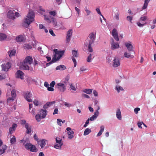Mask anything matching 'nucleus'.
<instances>
[{"mask_svg":"<svg viewBox=\"0 0 156 156\" xmlns=\"http://www.w3.org/2000/svg\"><path fill=\"white\" fill-rule=\"evenodd\" d=\"M39 28L40 29H45L44 26L42 24H39Z\"/></svg>","mask_w":156,"mask_h":156,"instance_id":"774afa93","label":"nucleus"},{"mask_svg":"<svg viewBox=\"0 0 156 156\" xmlns=\"http://www.w3.org/2000/svg\"><path fill=\"white\" fill-rule=\"evenodd\" d=\"M33 62V59L31 56H27L22 63L20 68L26 70H29V66Z\"/></svg>","mask_w":156,"mask_h":156,"instance_id":"7ed1b4c3","label":"nucleus"},{"mask_svg":"<svg viewBox=\"0 0 156 156\" xmlns=\"http://www.w3.org/2000/svg\"><path fill=\"white\" fill-rule=\"evenodd\" d=\"M112 65L114 68H116L120 66V62L119 57L117 56L114 57L112 62Z\"/></svg>","mask_w":156,"mask_h":156,"instance_id":"39448f33","label":"nucleus"},{"mask_svg":"<svg viewBox=\"0 0 156 156\" xmlns=\"http://www.w3.org/2000/svg\"><path fill=\"white\" fill-rule=\"evenodd\" d=\"M149 2L144 0V5L142 7V9H146L147 6Z\"/></svg>","mask_w":156,"mask_h":156,"instance_id":"4c0bfd02","label":"nucleus"},{"mask_svg":"<svg viewBox=\"0 0 156 156\" xmlns=\"http://www.w3.org/2000/svg\"><path fill=\"white\" fill-rule=\"evenodd\" d=\"M55 84V81H52L50 83V86L51 87H53Z\"/></svg>","mask_w":156,"mask_h":156,"instance_id":"4d7b16f0","label":"nucleus"},{"mask_svg":"<svg viewBox=\"0 0 156 156\" xmlns=\"http://www.w3.org/2000/svg\"><path fill=\"white\" fill-rule=\"evenodd\" d=\"M56 143H58L59 144L63 145V143L62 142V139L59 137H56L55 139Z\"/></svg>","mask_w":156,"mask_h":156,"instance_id":"2f4dec72","label":"nucleus"},{"mask_svg":"<svg viewBox=\"0 0 156 156\" xmlns=\"http://www.w3.org/2000/svg\"><path fill=\"white\" fill-rule=\"evenodd\" d=\"M72 29L69 30L67 33V36L66 37V43H69L71 40L72 34Z\"/></svg>","mask_w":156,"mask_h":156,"instance_id":"9b49d317","label":"nucleus"},{"mask_svg":"<svg viewBox=\"0 0 156 156\" xmlns=\"http://www.w3.org/2000/svg\"><path fill=\"white\" fill-rule=\"evenodd\" d=\"M140 20L141 21H145L147 19V17L145 16H144L143 17H141L140 18Z\"/></svg>","mask_w":156,"mask_h":156,"instance_id":"0e129e2a","label":"nucleus"},{"mask_svg":"<svg viewBox=\"0 0 156 156\" xmlns=\"http://www.w3.org/2000/svg\"><path fill=\"white\" fill-rule=\"evenodd\" d=\"M58 108H55L54 111V112L53 113V115H54L56 114H58Z\"/></svg>","mask_w":156,"mask_h":156,"instance_id":"bf43d9fd","label":"nucleus"},{"mask_svg":"<svg viewBox=\"0 0 156 156\" xmlns=\"http://www.w3.org/2000/svg\"><path fill=\"white\" fill-rule=\"evenodd\" d=\"M17 127V125L16 123H13L12 127H11L9 129V133L10 134H12L16 128Z\"/></svg>","mask_w":156,"mask_h":156,"instance_id":"6ab92c4d","label":"nucleus"},{"mask_svg":"<svg viewBox=\"0 0 156 156\" xmlns=\"http://www.w3.org/2000/svg\"><path fill=\"white\" fill-rule=\"evenodd\" d=\"M11 94L12 97L15 98L16 96V90L14 89H12L11 92Z\"/></svg>","mask_w":156,"mask_h":156,"instance_id":"72a5a7b5","label":"nucleus"},{"mask_svg":"<svg viewBox=\"0 0 156 156\" xmlns=\"http://www.w3.org/2000/svg\"><path fill=\"white\" fill-rule=\"evenodd\" d=\"M88 44V51L89 52H92L93 51V50L91 46V44H87L86 45L87 46Z\"/></svg>","mask_w":156,"mask_h":156,"instance_id":"58836bf2","label":"nucleus"},{"mask_svg":"<svg viewBox=\"0 0 156 156\" xmlns=\"http://www.w3.org/2000/svg\"><path fill=\"white\" fill-rule=\"evenodd\" d=\"M47 141V140L45 139H42L41 140H39V141L37 142L38 144L39 145L41 148H43L44 146L46 145V142Z\"/></svg>","mask_w":156,"mask_h":156,"instance_id":"ddd939ff","label":"nucleus"},{"mask_svg":"<svg viewBox=\"0 0 156 156\" xmlns=\"http://www.w3.org/2000/svg\"><path fill=\"white\" fill-rule=\"evenodd\" d=\"M21 124L22 125H23L24 126H25L26 124H28V123L26 122V121L25 120H22L21 121Z\"/></svg>","mask_w":156,"mask_h":156,"instance_id":"864d4df0","label":"nucleus"},{"mask_svg":"<svg viewBox=\"0 0 156 156\" xmlns=\"http://www.w3.org/2000/svg\"><path fill=\"white\" fill-rule=\"evenodd\" d=\"M106 60L107 62L109 64H111V63L112 62L111 61L112 60V58L110 57H107Z\"/></svg>","mask_w":156,"mask_h":156,"instance_id":"37998d69","label":"nucleus"},{"mask_svg":"<svg viewBox=\"0 0 156 156\" xmlns=\"http://www.w3.org/2000/svg\"><path fill=\"white\" fill-rule=\"evenodd\" d=\"M66 130L68 131L67 134L68 135V138L69 139H72L74 137L73 135L74 133V132L71 130V128L69 127H67Z\"/></svg>","mask_w":156,"mask_h":156,"instance_id":"9d476101","label":"nucleus"},{"mask_svg":"<svg viewBox=\"0 0 156 156\" xmlns=\"http://www.w3.org/2000/svg\"><path fill=\"white\" fill-rule=\"evenodd\" d=\"M23 37L22 35H19L16 38L17 42H21L23 40Z\"/></svg>","mask_w":156,"mask_h":156,"instance_id":"bb28decb","label":"nucleus"},{"mask_svg":"<svg viewBox=\"0 0 156 156\" xmlns=\"http://www.w3.org/2000/svg\"><path fill=\"white\" fill-rule=\"evenodd\" d=\"M1 66L2 70L8 71L11 67V63L10 62H8L6 64H2Z\"/></svg>","mask_w":156,"mask_h":156,"instance_id":"423d86ee","label":"nucleus"},{"mask_svg":"<svg viewBox=\"0 0 156 156\" xmlns=\"http://www.w3.org/2000/svg\"><path fill=\"white\" fill-rule=\"evenodd\" d=\"M7 37L6 35L3 34H0V41H2L5 39Z\"/></svg>","mask_w":156,"mask_h":156,"instance_id":"cd10ccee","label":"nucleus"},{"mask_svg":"<svg viewBox=\"0 0 156 156\" xmlns=\"http://www.w3.org/2000/svg\"><path fill=\"white\" fill-rule=\"evenodd\" d=\"M24 73L21 71L19 70L17 71L16 73V77L17 78H20L21 79H23Z\"/></svg>","mask_w":156,"mask_h":156,"instance_id":"2eb2a0df","label":"nucleus"},{"mask_svg":"<svg viewBox=\"0 0 156 156\" xmlns=\"http://www.w3.org/2000/svg\"><path fill=\"white\" fill-rule=\"evenodd\" d=\"M14 98H13L12 97L8 98L7 99V102L9 103L11 101H12L13 100H14Z\"/></svg>","mask_w":156,"mask_h":156,"instance_id":"de8ad7c7","label":"nucleus"},{"mask_svg":"<svg viewBox=\"0 0 156 156\" xmlns=\"http://www.w3.org/2000/svg\"><path fill=\"white\" fill-rule=\"evenodd\" d=\"M56 87L61 92H64L66 89V86L64 84L62 83H57Z\"/></svg>","mask_w":156,"mask_h":156,"instance_id":"0eeeda50","label":"nucleus"},{"mask_svg":"<svg viewBox=\"0 0 156 156\" xmlns=\"http://www.w3.org/2000/svg\"><path fill=\"white\" fill-rule=\"evenodd\" d=\"M112 35L115 39L117 41H119V37L117 30L115 29H114L112 32Z\"/></svg>","mask_w":156,"mask_h":156,"instance_id":"4468645a","label":"nucleus"},{"mask_svg":"<svg viewBox=\"0 0 156 156\" xmlns=\"http://www.w3.org/2000/svg\"><path fill=\"white\" fill-rule=\"evenodd\" d=\"M55 103V101H50V102H47V104H48V105L49 106H50L51 105H52L53 104H54Z\"/></svg>","mask_w":156,"mask_h":156,"instance_id":"603ef678","label":"nucleus"},{"mask_svg":"<svg viewBox=\"0 0 156 156\" xmlns=\"http://www.w3.org/2000/svg\"><path fill=\"white\" fill-rule=\"evenodd\" d=\"M98 112H94V114L89 119L91 121H94L95 119L97 118V117L99 115H98Z\"/></svg>","mask_w":156,"mask_h":156,"instance_id":"393cba45","label":"nucleus"},{"mask_svg":"<svg viewBox=\"0 0 156 156\" xmlns=\"http://www.w3.org/2000/svg\"><path fill=\"white\" fill-rule=\"evenodd\" d=\"M133 17L131 16H128L126 17L127 20L129 22H130L131 23H132V21L133 20Z\"/></svg>","mask_w":156,"mask_h":156,"instance_id":"a18cd8bd","label":"nucleus"},{"mask_svg":"<svg viewBox=\"0 0 156 156\" xmlns=\"http://www.w3.org/2000/svg\"><path fill=\"white\" fill-rule=\"evenodd\" d=\"M49 33L53 36H55V34L54 33L53 31L52 30H49Z\"/></svg>","mask_w":156,"mask_h":156,"instance_id":"69168bd1","label":"nucleus"},{"mask_svg":"<svg viewBox=\"0 0 156 156\" xmlns=\"http://www.w3.org/2000/svg\"><path fill=\"white\" fill-rule=\"evenodd\" d=\"M30 151L33 152H36L37 151V149L36 147L35 146L33 145L31 146V148L30 149Z\"/></svg>","mask_w":156,"mask_h":156,"instance_id":"c85d7f7f","label":"nucleus"},{"mask_svg":"<svg viewBox=\"0 0 156 156\" xmlns=\"http://www.w3.org/2000/svg\"><path fill=\"white\" fill-rule=\"evenodd\" d=\"M140 110V109L139 108H136L134 109V112L135 114H137L138 112Z\"/></svg>","mask_w":156,"mask_h":156,"instance_id":"8fccbe9b","label":"nucleus"},{"mask_svg":"<svg viewBox=\"0 0 156 156\" xmlns=\"http://www.w3.org/2000/svg\"><path fill=\"white\" fill-rule=\"evenodd\" d=\"M96 10V12L99 15H100V16H102V15L101 12L100 11V9L99 8H97Z\"/></svg>","mask_w":156,"mask_h":156,"instance_id":"3c124183","label":"nucleus"},{"mask_svg":"<svg viewBox=\"0 0 156 156\" xmlns=\"http://www.w3.org/2000/svg\"><path fill=\"white\" fill-rule=\"evenodd\" d=\"M47 89L48 91H53L54 90L53 87H51L50 86V87H47Z\"/></svg>","mask_w":156,"mask_h":156,"instance_id":"e2e57ef3","label":"nucleus"},{"mask_svg":"<svg viewBox=\"0 0 156 156\" xmlns=\"http://www.w3.org/2000/svg\"><path fill=\"white\" fill-rule=\"evenodd\" d=\"M25 128L27 129L26 133L27 134H29L31 132V126L28 124H26L25 126Z\"/></svg>","mask_w":156,"mask_h":156,"instance_id":"412c9836","label":"nucleus"},{"mask_svg":"<svg viewBox=\"0 0 156 156\" xmlns=\"http://www.w3.org/2000/svg\"><path fill=\"white\" fill-rule=\"evenodd\" d=\"M111 49L114 50L118 48L119 47V45L118 43L115 42L114 39H112L111 40Z\"/></svg>","mask_w":156,"mask_h":156,"instance_id":"f8f14e48","label":"nucleus"},{"mask_svg":"<svg viewBox=\"0 0 156 156\" xmlns=\"http://www.w3.org/2000/svg\"><path fill=\"white\" fill-rule=\"evenodd\" d=\"M64 105L67 107H70L72 106V105L71 104L66 102L64 103Z\"/></svg>","mask_w":156,"mask_h":156,"instance_id":"338daca9","label":"nucleus"},{"mask_svg":"<svg viewBox=\"0 0 156 156\" xmlns=\"http://www.w3.org/2000/svg\"><path fill=\"white\" fill-rule=\"evenodd\" d=\"M125 45L129 52H131V54H135V51L133 49V46L130 43H125Z\"/></svg>","mask_w":156,"mask_h":156,"instance_id":"1a4fd4ad","label":"nucleus"},{"mask_svg":"<svg viewBox=\"0 0 156 156\" xmlns=\"http://www.w3.org/2000/svg\"><path fill=\"white\" fill-rule=\"evenodd\" d=\"M47 112L46 110L42 109L40 110L39 114L42 116V119H44L45 118L47 115Z\"/></svg>","mask_w":156,"mask_h":156,"instance_id":"aec40b11","label":"nucleus"},{"mask_svg":"<svg viewBox=\"0 0 156 156\" xmlns=\"http://www.w3.org/2000/svg\"><path fill=\"white\" fill-rule=\"evenodd\" d=\"M16 142V138L15 136L11 138L10 140V143L12 144H14Z\"/></svg>","mask_w":156,"mask_h":156,"instance_id":"ea45409f","label":"nucleus"},{"mask_svg":"<svg viewBox=\"0 0 156 156\" xmlns=\"http://www.w3.org/2000/svg\"><path fill=\"white\" fill-rule=\"evenodd\" d=\"M62 121V120L60 119H57V123L60 126H62V124L61 122Z\"/></svg>","mask_w":156,"mask_h":156,"instance_id":"5fc2aeb1","label":"nucleus"},{"mask_svg":"<svg viewBox=\"0 0 156 156\" xmlns=\"http://www.w3.org/2000/svg\"><path fill=\"white\" fill-rule=\"evenodd\" d=\"M93 55L91 54H90L88 56L87 59V61L88 62H91V60L92 59V57Z\"/></svg>","mask_w":156,"mask_h":156,"instance_id":"79ce46f5","label":"nucleus"},{"mask_svg":"<svg viewBox=\"0 0 156 156\" xmlns=\"http://www.w3.org/2000/svg\"><path fill=\"white\" fill-rule=\"evenodd\" d=\"M66 68L65 66L64 65H62L57 66L56 68V70H63L66 69Z\"/></svg>","mask_w":156,"mask_h":156,"instance_id":"b1692460","label":"nucleus"},{"mask_svg":"<svg viewBox=\"0 0 156 156\" xmlns=\"http://www.w3.org/2000/svg\"><path fill=\"white\" fill-rule=\"evenodd\" d=\"M96 35L94 33H91L89 35L86 41L87 44H92L95 40Z\"/></svg>","mask_w":156,"mask_h":156,"instance_id":"20e7f679","label":"nucleus"},{"mask_svg":"<svg viewBox=\"0 0 156 156\" xmlns=\"http://www.w3.org/2000/svg\"><path fill=\"white\" fill-rule=\"evenodd\" d=\"M71 58H72V59L74 63V67H76V63H77L76 59L74 57H73V56Z\"/></svg>","mask_w":156,"mask_h":156,"instance_id":"49530a36","label":"nucleus"},{"mask_svg":"<svg viewBox=\"0 0 156 156\" xmlns=\"http://www.w3.org/2000/svg\"><path fill=\"white\" fill-rule=\"evenodd\" d=\"M34 139H35V140H36L37 141V142H38V141H39V139L38 138L37 136V135L36 134H34Z\"/></svg>","mask_w":156,"mask_h":156,"instance_id":"680f3d73","label":"nucleus"},{"mask_svg":"<svg viewBox=\"0 0 156 156\" xmlns=\"http://www.w3.org/2000/svg\"><path fill=\"white\" fill-rule=\"evenodd\" d=\"M32 94L30 92L28 91L26 92L24 95V97L26 100L29 102H31L32 101L31 99Z\"/></svg>","mask_w":156,"mask_h":156,"instance_id":"6e6552de","label":"nucleus"},{"mask_svg":"<svg viewBox=\"0 0 156 156\" xmlns=\"http://www.w3.org/2000/svg\"><path fill=\"white\" fill-rule=\"evenodd\" d=\"M7 146L6 145H3L2 147L0 148V155H2L4 153L5 151L7 149Z\"/></svg>","mask_w":156,"mask_h":156,"instance_id":"5701e85b","label":"nucleus"},{"mask_svg":"<svg viewBox=\"0 0 156 156\" xmlns=\"http://www.w3.org/2000/svg\"><path fill=\"white\" fill-rule=\"evenodd\" d=\"M34 14L33 12L29 11L26 18L24 19L23 26L27 28L29 27V25L34 20Z\"/></svg>","mask_w":156,"mask_h":156,"instance_id":"f257e3e1","label":"nucleus"},{"mask_svg":"<svg viewBox=\"0 0 156 156\" xmlns=\"http://www.w3.org/2000/svg\"><path fill=\"white\" fill-rule=\"evenodd\" d=\"M116 116L117 118L119 120L122 119L121 112L120 109L118 108L116 112Z\"/></svg>","mask_w":156,"mask_h":156,"instance_id":"4be33fe9","label":"nucleus"},{"mask_svg":"<svg viewBox=\"0 0 156 156\" xmlns=\"http://www.w3.org/2000/svg\"><path fill=\"white\" fill-rule=\"evenodd\" d=\"M44 20L46 21H47L49 23H50L51 22V21L50 20V19L49 17L45 15H44Z\"/></svg>","mask_w":156,"mask_h":156,"instance_id":"c03bdc74","label":"nucleus"},{"mask_svg":"<svg viewBox=\"0 0 156 156\" xmlns=\"http://www.w3.org/2000/svg\"><path fill=\"white\" fill-rule=\"evenodd\" d=\"M35 118L36 120L38 122H40L41 119H42V116H41L39 113L36 115L35 116Z\"/></svg>","mask_w":156,"mask_h":156,"instance_id":"7c9ffc66","label":"nucleus"},{"mask_svg":"<svg viewBox=\"0 0 156 156\" xmlns=\"http://www.w3.org/2000/svg\"><path fill=\"white\" fill-rule=\"evenodd\" d=\"M62 146V145L60 144H59L58 143H56L55 145L54 146V147L56 149L60 150L61 149Z\"/></svg>","mask_w":156,"mask_h":156,"instance_id":"f704fd0d","label":"nucleus"},{"mask_svg":"<svg viewBox=\"0 0 156 156\" xmlns=\"http://www.w3.org/2000/svg\"><path fill=\"white\" fill-rule=\"evenodd\" d=\"M93 94L95 96H98V92L95 90H94L93 92Z\"/></svg>","mask_w":156,"mask_h":156,"instance_id":"13d9d810","label":"nucleus"},{"mask_svg":"<svg viewBox=\"0 0 156 156\" xmlns=\"http://www.w3.org/2000/svg\"><path fill=\"white\" fill-rule=\"evenodd\" d=\"M145 23H141L139 22H137V25L140 27H143L144 25H145Z\"/></svg>","mask_w":156,"mask_h":156,"instance_id":"6e6d98bb","label":"nucleus"},{"mask_svg":"<svg viewBox=\"0 0 156 156\" xmlns=\"http://www.w3.org/2000/svg\"><path fill=\"white\" fill-rule=\"evenodd\" d=\"M49 14L53 16H55L56 15V12L55 11H50L49 12Z\"/></svg>","mask_w":156,"mask_h":156,"instance_id":"09e8293b","label":"nucleus"},{"mask_svg":"<svg viewBox=\"0 0 156 156\" xmlns=\"http://www.w3.org/2000/svg\"><path fill=\"white\" fill-rule=\"evenodd\" d=\"M62 23H60V24H57V25H55V26L54 28L58 30L59 29L61 28V27L62 26Z\"/></svg>","mask_w":156,"mask_h":156,"instance_id":"a19ab883","label":"nucleus"},{"mask_svg":"<svg viewBox=\"0 0 156 156\" xmlns=\"http://www.w3.org/2000/svg\"><path fill=\"white\" fill-rule=\"evenodd\" d=\"M72 55L73 56V57H77L78 56V53L76 51L74 50H72Z\"/></svg>","mask_w":156,"mask_h":156,"instance_id":"e433bc0d","label":"nucleus"},{"mask_svg":"<svg viewBox=\"0 0 156 156\" xmlns=\"http://www.w3.org/2000/svg\"><path fill=\"white\" fill-rule=\"evenodd\" d=\"M14 11L9 10L7 13V16L8 18L14 19L15 18Z\"/></svg>","mask_w":156,"mask_h":156,"instance_id":"dca6fc26","label":"nucleus"},{"mask_svg":"<svg viewBox=\"0 0 156 156\" xmlns=\"http://www.w3.org/2000/svg\"><path fill=\"white\" fill-rule=\"evenodd\" d=\"M115 90L117 91L118 93H119L121 91H123L124 90L123 88L118 84L115 86Z\"/></svg>","mask_w":156,"mask_h":156,"instance_id":"a211bd4d","label":"nucleus"},{"mask_svg":"<svg viewBox=\"0 0 156 156\" xmlns=\"http://www.w3.org/2000/svg\"><path fill=\"white\" fill-rule=\"evenodd\" d=\"M135 54H132L131 52H129L128 53L127 52H125L124 53V56L125 57L128 58H133L134 57Z\"/></svg>","mask_w":156,"mask_h":156,"instance_id":"f3484780","label":"nucleus"},{"mask_svg":"<svg viewBox=\"0 0 156 156\" xmlns=\"http://www.w3.org/2000/svg\"><path fill=\"white\" fill-rule=\"evenodd\" d=\"M16 52V50L13 49L9 51L8 53V54H9V57H11L15 55Z\"/></svg>","mask_w":156,"mask_h":156,"instance_id":"a878e982","label":"nucleus"},{"mask_svg":"<svg viewBox=\"0 0 156 156\" xmlns=\"http://www.w3.org/2000/svg\"><path fill=\"white\" fill-rule=\"evenodd\" d=\"M115 18L117 20H119V15L118 13H116L115 14Z\"/></svg>","mask_w":156,"mask_h":156,"instance_id":"052dcab7","label":"nucleus"},{"mask_svg":"<svg viewBox=\"0 0 156 156\" xmlns=\"http://www.w3.org/2000/svg\"><path fill=\"white\" fill-rule=\"evenodd\" d=\"M92 91V89H85L83 90V92L88 94H90Z\"/></svg>","mask_w":156,"mask_h":156,"instance_id":"473e14b6","label":"nucleus"},{"mask_svg":"<svg viewBox=\"0 0 156 156\" xmlns=\"http://www.w3.org/2000/svg\"><path fill=\"white\" fill-rule=\"evenodd\" d=\"M55 55H54L52 59L50 62L47 63L46 65L47 66H49L51 64L58 60L62 57L64 53V51H58L57 49L54 50Z\"/></svg>","mask_w":156,"mask_h":156,"instance_id":"f03ea898","label":"nucleus"},{"mask_svg":"<svg viewBox=\"0 0 156 156\" xmlns=\"http://www.w3.org/2000/svg\"><path fill=\"white\" fill-rule=\"evenodd\" d=\"M32 144L30 143H27L25 144V147L26 149L30 150Z\"/></svg>","mask_w":156,"mask_h":156,"instance_id":"c9c22d12","label":"nucleus"},{"mask_svg":"<svg viewBox=\"0 0 156 156\" xmlns=\"http://www.w3.org/2000/svg\"><path fill=\"white\" fill-rule=\"evenodd\" d=\"M91 131L90 129H89L88 128L86 129L84 131L83 135L86 136L88 135L91 132Z\"/></svg>","mask_w":156,"mask_h":156,"instance_id":"c756f323","label":"nucleus"}]
</instances>
